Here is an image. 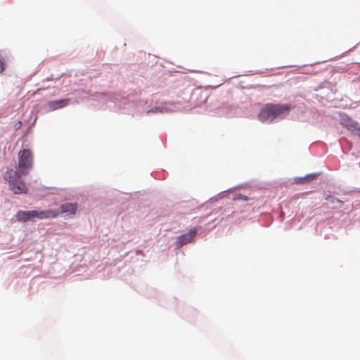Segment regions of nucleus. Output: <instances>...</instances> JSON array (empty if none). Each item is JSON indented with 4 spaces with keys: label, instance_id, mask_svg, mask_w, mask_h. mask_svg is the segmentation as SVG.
Listing matches in <instances>:
<instances>
[{
    "label": "nucleus",
    "instance_id": "1",
    "mask_svg": "<svg viewBox=\"0 0 360 360\" xmlns=\"http://www.w3.org/2000/svg\"><path fill=\"white\" fill-rule=\"evenodd\" d=\"M290 107L287 104L265 105L260 110L258 118L262 122H272L276 118L283 117L289 113Z\"/></svg>",
    "mask_w": 360,
    "mask_h": 360
},
{
    "label": "nucleus",
    "instance_id": "2",
    "mask_svg": "<svg viewBox=\"0 0 360 360\" xmlns=\"http://www.w3.org/2000/svg\"><path fill=\"white\" fill-rule=\"evenodd\" d=\"M20 174L10 169L6 172L5 178L9 183L11 189L15 194L27 193V187L25 182L20 179Z\"/></svg>",
    "mask_w": 360,
    "mask_h": 360
},
{
    "label": "nucleus",
    "instance_id": "3",
    "mask_svg": "<svg viewBox=\"0 0 360 360\" xmlns=\"http://www.w3.org/2000/svg\"><path fill=\"white\" fill-rule=\"evenodd\" d=\"M33 166V154L29 149H22L18 153V169L17 172L27 175Z\"/></svg>",
    "mask_w": 360,
    "mask_h": 360
},
{
    "label": "nucleus",
    "instance_id": "4",
    "mask_svg": "<svg viewBox=\"0 0 360 360\" xmlns=\"http://www.w3.org/2000/svg\"><path fill=\"white\" fill-rule=\"evenodd\" d=\"M340 124L351 131L356 132L360 135V127H358V122L353 120L347 115L340 113Z\"/></svg>",
    "mask_w": 360,
    "mask_h": 360
},
{
    "label": "nucleus",
    "instance_id": "5",
    "mask_svg": "<svg viewBox=\"0 0 360 360\" xmlns=\"http://www.w3.org/2000/svg\"><path fill=\"white\" fill-rule=\"evenodd\" d=\"M196 235L195 229H191L188 233L179 236L176 240V246L181 248L183 245L191 243Z\"/></svg>",
    "mask_w": 360,
    "mask_h": 360
},
{
    "label": "nucleus",
    "instance_id": "6",
    "mask_svg": "<svg viewBox=\"0 0 360 360\" xmlns=\"http://www.w3.org/2000/svg\"><path fill=\"white\" fill-rule=\"evenodd\" d=\"M77 210V203H70L67 202L65 204H63L60 207V210H58V212L60 214H75L76 213V211Z\"/></svg>",
    "mask_w": 360,
    "mask_h": 360
},
{
    "label": "nucleus",
    "instance_id": "7",
    "mask_svg": "<svg viewBox=\"0 0 360 360\" xmlns=\"http://www.w3.org/2000/svg\"><path fill=\"white\" fill-rule=\"evenodd\" d=\"M34 218L39 219H47V218H55L59 215L58 210H46V211H36L34 210Z\"/></svg>",
    "mask_w": 360,
    "mask_h": 360
},
{
    "label": "nucleus",
    "instance_id": "8",
    "mask_svg": "<svg viewBox=\"0 0 360 360\" xmlns=\"http://www.w3.org/2000/svg\"><path fill=\"white\" fill-rule=\"evenodd\" d=\"M34 210L32 211H18L16 213L15 217L17 221H27L30 219L34 218Z\"/></svg>",
    "mask_w": 360,
    "mask_h": 360
},
{
    "label": "nucleus",
    "instance_id": "9",
    "mask_svg": "<svg viewBox=\"0 0 360 360\" xmlns=\"http://www.w3.org/2000/svg\"><path fill=\"white\" fill-rule=\"evenodd\" d=\"M70 103L69 98L56 100L49 102L48 106L51 110H56L68 105Z\"/></svg>",
    "mask_w": 360,
    "mask_h": 360
},
{
    "label": "nucleus",
    "instance_id": "10",
    "mask_svg": "<svg viewBox=\"0 0 360 360\" xmlns=\"http://www.w3.org/2000/svg\"><path fill=\"white\" fill-rule=\"evenodd\" d=\"M319 176V174H309L304 177H299L295 179V182L297 184H302L305 181H311Z\"/></svg>",
    "mask_w": 360,
    "mask_h": 360
},
{
    "label": "nucleus",
    "instance_id": "11",
    "mask_svg": "<svg viewBox=\"0 0 360 360\" xmlns=\"http://www.w3.org/2000/svg\"><path fill=\"white\" fill-rule=\"evenodd\" d=\"M22 125V123L21 121H18V122H16L14 125V128L15 130H18Z\"/></svg>",
    "mask_w": 360,
    "mask_h": 360
},
{
    "label": "nucleus",
    "instance_id": "12",
    "mask_svg": "<svg viewBox=\"0 0 360 360\" xmlns=\"http://www.w3.org/2000/svg\"><path fill=\"white\" fill-rule=\"evenodd\" d=\"M150 111H151V112H156V110H155L154 109H151V110H150Z\"/></svg>",
    "mask_w": 360,
    "mask_h": 360
}]
</instances>
